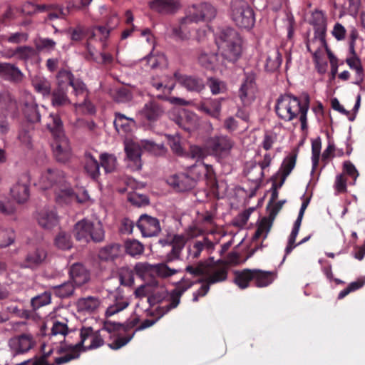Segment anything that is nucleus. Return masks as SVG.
I'll use <instances>...</instances> for the list:
<instances>
[{
    "label": "nucleus",
    "mask_w": 365,
    "mask_h": 365,
    "mask_svg": "<svg viewBox=\"0 0 365 365\" xmlns=\"http://www.w3.org/2000/svg\"><path fill=\"white\" fill-rule=\"evenodd\" d=\"M24 73L15 65L10 63L0 62V77L13 83L23 81Z\"/></svg>",
    "instance_id": "a878e982"
},
{
    "label": "nucleus",
    "mask_w": 365,
    "mask_h": 365,
    "mask_svg": "<svg viewBox=\"0 0 365 365\" xmlns=\"http://www.w3.org/2000/svg\"><path fill=\"white\" fill-rule=\"evenodd\" d=\"M36 346V341L31 334L23 333L11 337L9 346L14 356L28 353Z\"/></svg>",
    "instance_id": "f8f14e48"
},
{
    "label": "nucleus",
    "mask_w": 365,
    "mask_h": 365,
    "mask_svg": "<svg viewBox=\"0 0 365 365\" xmlns=\"http://www.w3.org/2000/svg\"><path fill=\"white\" fill-rule=\"evenodd\" d=\"M322 148V141L319 137L312 141V172L318 167Z\"/></svg>",
    "instance_id": "5fc2aeb1"
},
{
    "label": "nucleus",
    "mask_w": 365,
    "mask_h": 365,
    "mask_svg": "<svg viewBox=\"0 0 365 365\" xmlns=\"http://www.w3.org/2000/svg\"><path fill=\"white\" fill-rule=\"evenodd\" d=\"M0 110L6 112L12 118H16L19 115L18 103L8 90L0 91Z\"/></svg>",
    "instance_id": "412c9836"
},
{
    "label": "nucleus",
    "mask_w": 365,
    "mask_h": 365,
    "mask_svg": "<svg viewBox=\"0 0 365 365\" xmlns=\"http://www.w3.org/2000/svg\"><path fill=\"white\" fill-rule=\"evenodd\" d=\"M193 23H195L193 18L190 14H187L180 20L179 25H175L171 27L170 36L177 41L189 39L191 36V30L192 29L190 25Z\"/></svg>",
    "instance_id": "aec40b11"
},
{
    "label": "nucleus",
    "mask_w": 365,
    "mask_h": 365,
    "mask_svg": "<svg viewBox=\"0 0 365 365\" xmlns=\"http://www.w3.org/2000/svg\"><path fill=\"white\" fill-rule=\"evenodd\" d=\"M35 90L43 95L49 94L51 92L50 83L45 78L37 77L32 81Z\"/></svg>",
    "instance_id": "680f3d73"
},
{
    "label": "nucleus",
    "mask_w": 365,
    "mask_h": 365,
    "mask_svg": "<svg viewBox=\"0 0 365 365\" xmlns=\"http://www.w3.org/2000/svg\"><path fill=\"white\" fill-rule=\"evenodd\" d=\"M215 43L222 57L230 63H235L242 56V40L232 28L222 29L216 36Z\"/></svg>",
    "instance_id": "20e7f679"
},
{
    "label": "nucleus",
    "mask_w": 365,
    "mask_h": 365,
    "mask_svg": "<svg viewBox=\"0 0 365 365\" xmlns=\"http://www.w3.org/2000/svg\"><path fill=\"white\" fill-rule=\"evenodd\" d=\"M149 8L162 15L175 14L180 8L178 0H152L148 3Z\"/></svg>",
    "instance_id": "4be33fe9"
},
{
    "label": "nucleus",
    "mask_w": 365,
    "mask_h": 365,
    "mask_svg": "<svg viewBox=\"0 0 365 365\" xmlns=\"http://www.w3.org/2000/svg\"><path fill=\"white\" fill-rule=\"evenodd\" d=\"M100 303V299L96 297H82L78 299L76 302L77 310L91 313L99 307Z\"/></svg>",
    "instance_id": "f704fd0d"
},
{
    "label": "nucleus",
    "mask_w": 365,
    "mask_h": 365,
    "mask_svg": "<svg viewBox=\"0 0 365 365\" xmlns=\"http://www.w3.org/2000/svg\"><path fill=\"white\" fill-rule=\"evenodd\" d=\"M163 106L155 100L146 103L140 113L149 122L157 121L163 114Z\"/></svg>",
    "instance_id": "c756f323"
},
{
    "label": "nucleus",
    "mask_w": 365,
    "mask_h": 365,
    "mask_svg": "<svg viewBox=\"0 0 365 365\" xmlns=\"http://www.w3.org/2000/svg\"><path fill=\"white\" fill-rule=\"evenodd\" d=\"M194 117L183 112L178 116L177 123L182 129L190 132L195 126Z\"/></svg>",
    "instance_id": "052dcab7"
},
{
    "label": "nucleus",
    "mask_w": 365,
    "mask_h": 365,
    "mask_svg": "<svg viewBox=\"0 0 365 365\" xmlns=\"http://www.w3.org/2000/svg\"><path fill=\"white\" fill-rule=\"evenodd\" d=\"M73 235L77 241L88 243L91 240L101 242L105 237L103 225L98 222L94 223L88 220L83 219L76 223Z\"/></svg>",
    "instance_id": "0eeeda50"
},
{
    "label": "nucleus",
    "mask_w": 365,
    "mask_h": 365,
    "mask_svg": "<svg viewBox=\"0 0 365 365\" xmlns=\"http://www.w3.org/2000/svg\"><path fill=\"white\" fill-rule=\"evenodd\" d=\"M174 78L176 81L190 91L200 93L205 87L203 80L198 77L182 75L179 72H175Z\"/></svg>",
    "instance_id": "b1692460"
},
{
    "label": "nucleus",
    "mask_w": 365,
    "mask_h": 365,
    "mask_svg": "<svg viewBox=\"0 0 365 365\" xmlns=\"http://www.w3.org/2000/svg\"><path fill=\"white\" fill-rule=\"evenodd\" d=\"M51 294L45 292L43 294L32 298L31 300V305L33 309L36 310L41 307L49 304L51 303Z\"/></svg>",
    "instance_id": "13d9d810"
},
{
    "label": "nucleus",
    "mask_w": 365,
    "mask_h": 365,
    "mask_svg": "<svg viewBox=\"0 0 365 365\" xmlns=\"http://www.w3.org/2000/svg\"><path fill=\"white\" fill-rule=\"evenodd\" d=\"M255 89V74L253 72H245V79L239 90V97L244 106H248L254 101Z\"/></svg>",
    "instance_id": "2eb2a0df"
},
{
    "label": "nucleus",
    "mask_w": 365,
    "mask_h": 365,
    "mask_svg": "<svg viewBox=\"0 0 365 365\" xmlns=\"http://www.w3.org/2000/svg\"><path fill=\"white\" fill-rule=\"evenodd\" d=\"M140 144L143 150L154 155H163L167 151L163 143H156L150 140H142Z\"/></svg>",
    "instance_id": "a18cd8bd"
},
{
    "label": "nucleus",
    "mask_w": 365,
    "mask_h": 365,
    "mask_svg": "<svg viewBox=\"0 0 365 365\" xmlns=\"http://www.w3.org/2000/svg\"><path fill=\"white\" fill-rule=\"evenodd\" d=\"M36 55V48L28 46H19L13 53V56H17L19 59L25 61L35 57Z\"/></svg>",
    "instance_id": "603ef678"
},
{
    "label": "nucleus",
    "mask_w": 365,
    "mask_h": 365,
    "mask_svg": "<svg viewBox=\"0 0 365 365\" xmlns=\"http://www.w3.org/2000/svg\"><path fill=\"white\" fill-rule=\"evenodd\" d=\"M56 353L57 354L66 353L64 356L56 357L54 359V365H61L73 359H78L80 356L81 351L76 344H67L64 341H61L60 345L56 346Z\"/></svg>",
    "instance_id": "6ab92c4d"
},
{
    "label": "nucleus",
    "mask_w": 365,
    "mask_h": 365,
    "mask_svg": "<svg viewBox=\"0 0 365 365\" xmlns=\"http://www.w3.org/2000/svg\"><path fill=\"white\" fill-rule=\"evenodd\" d=\"M69 277L76 287H80L89 281L90 273L83 264L76 263L69 269Z\"/></svg>",
    "instance_id": "c85d7f7f"
},
{
    "label": "nucleus",
    "mask_w": 365,
    "mask_h": 365,
    "mask_svg": "<svg viewBox=\"0 0 365 365\" xmlns=\"http://www.w3.org/2000/svg\"><path fill=\"white\" fill-rule=\"evenodd\" d=\"M36 51L38 52L46 51L51 52L56 48V43L51 38L38 37L34 41Z\"/></svg>",
    "instance_id": "3c124183"
},
{
    "label": "nucleus",
    "mask_w": 365,
    "mask_h": 365,
    "mask_svg": "<svg viewBox=\"0 0 365 365\" xmlns=\"http://www.w3.org/2000/svg\"><path fill=\"white\" fill-rule=\"evenodd\" d=\"M37 219L39 225L45 229H51L58 223L56 213L53 210H42Z\"/></svg>",
    "instance_id": "4c0bfd02"
},
{
    "label": "nucleus",
    "mask_w": 365,
    "mask_h": 365,
    "mask_svg": "<svg viewBox=\"0 0 365 365\" xmlns=\"http://www.w3.org/2000/svg\"><path fill=\"white\" fill-rule=\"evenodd\" d=\"M58 77L63 80L68 88H72V92L77 98H81L79 103L81 106L86 104L88 91L86 84L81 79L74 78L71 72L64 69L58 71Z\"/></svg>",
    "instance_id": "9b49d317"
},
{
    "label": "nucleus",
    "mask_w": 365,
    "mask_h": 365,
    "mask_svg": "<svg viewBox=\"0 0 365 365\" xmlns=\"http://www.w3.org/2000/svg\"><path fill=\"white\" fill-rule=\"evenodd\" d=\"M83 168L86 173L93 180L97 181L100 177V163L90 153H86L83 159Z\"/></svg>",
    "instance_id": "473e14b6"
},
{
    "label": "nucleus",
    "mask_w": 365,
    "mask_h": 365,
    "mask_svg": "<svg viewBox=\"0 0 365 365\" xmlns=\"http://www.w3.org/2000/svg\"><path fill=\"white\" fill-rule=\"evenodd\" d=\"M326 35L323 36H318L314 32V36L312 39H308L306 42L307 48L312 54L314 61L317 63L320 58L322 49L327 47Z\"/></svg>",
    "instance_id": "7c9ffc66"
},
{
    "label": "nucleus",
    "mask_w": 365,
    "mask_h": 365,
    "mask_svg": "<svg viewBox=\"0 0 365 365\" xmlns=\"http://www.w3.org/2000/svg\"><path fill=\"white\" fill-rule=\"evenodd\" d=\"M81 340L76 344L81 352L98 349L104 345V339L101 330H94L91 327H83L80 329Z\"/></svg>",
    "instance_id": "9d476101"
},
{
    "label": "nucleus",
    "mask_w": 365,
    "mask_h": 365,
    "mask_svg": "<svg viewBox=\"0 0 365 365\" xmlns=\"http://www.w3.org/2000/svg\"><path fill=\"white\" fill-rule=\"evenodd\" d=\"M57 87L51 93V103L55 107L69 105L71 101L67 96L68 88L63 79L56 76Z\"/></svg>",
    "instance_id": "393cba45"
},
{
    "label": "nucleus",
    "mask_w": 365,
    "mask_h": 365,
    "mask_svg": "<svg viewBox=\"0 0 365 365\" xmlns=\"http://www.w3.org/2000/svg\"><path fill=\"white\" fill-rule=\"evenodd\" d=\"M34 128L31 123L23 125L19 130L18 138L19 141L26 147L31 145V138Z\"/></svg>",
    "instance_id": "de8ad7c7"
},
{
    "label": "nucleus",
    "mask_w": 365,
    "mask_h": 365,
    "mask_svg": "<svg viewBox=\"0 0 365 365\" xmlns=\"http://www.w3.org/2000/svg\"><path fill=\"white\" fill-rule=\"evenodd\" d=\"M125 252L133 257H138L144 252V245L137 240H127L124 243Z\"/></svg>",
    "instance_id": "49530a36"
},
{
    "label": "nucleus",
    "mask_w": 365,
    "mask_h": 365,
    "mask_svg": "<svg viewBox=\"0 0 365 365\" xmlns=\"http://www.w3.org/2000/svg\"><path fill=\"white\" fill-rule=\"evenodd\" d=\"M150 83L157 91H163L164 92L165 90H168L169 93L175 87L174 83L165 82V79H160L158 77H152L150 80Z\"/></svg>",
    "instance_id": "bf43d9fd"
},
{
    "label": "nucleus",
    "mask_w": 365,
    "mask_h": 365,
    "mask_svg": "<svg viewBox=\"0 0 365 365\" xmlns=\"http://www.w3.org/2000/svg\"><path fill=\"white\" fill-rule=\"evenodd\" d=\"M134 269L139 275H143L147 272H153L161 278L171 277L180 271L169 267L166 263H159L153 265L146 262H138L135 264Z\"/></svg>",
    "instance_id": "ddd939ff"
},
{
    "label": "nucleus",
    "mask_w": 365,
    "mask_h": 365,
    "mask_svg": "<svg viewBox=\"0 0 365 365\" xmlns=\"http://www.w3.org/2000/svg\"><path fill=\"white\" fill-rule=\"evenodd\" d=\"M309 23L314 28V32L319 36L326 35L327 28V18L324 11L316 9L312 11Z\"/></svg>",
    "instance_id": "cd10ccee"
},
{
    "label": "nucleus",
    "mask_w": 365,
    "mask_h": 365,
    "mask_svg": "<svg viewBox=\"0 0 365 365\" xmlns=\"http://www.w3.org/2000/svg\"><path fill=\"white\" fill-rule=\"evenodd\" d=\"M186 243V238L183 235H175L169 242L172 249L170 252L167 254L165 262H171L178 260L180 258V255L182 249Z\"/></svg>",
    "instance_id": "2f4dec72"
},
{
    "label": "nucleus",
    "mask_w": 365,
    "mask_h": 365,
    "mask_svg": "<svg viewBox=\"0 0 365 365\" xmlns=\"http://www.w3.org/2000/svg\"><path fill=\"white\" fill-rule=\"evenodd\" d=\"M141 144L128 143L125 147V151L128 159L133 163L134 170H140L141 168Z\"/></svg>",
    "instance_id": "72a5a7b5"
},
{
    "label": "nucleus",
    "mask_w": 365,
    "mask_h": 365,
    "mask_svg": "<svg viewBox=\"0 0 365 365\" xmlns=\"http://www.w3.org/2000/svg\"><path fill=\"white\" fill-rule=\"evenodd\" d=\"M197 170L200 173V177H205L211 187L217 185V180L215 178V173L212 165L205 164L202 162L198 163L194 167V171Z\"/></svg>",
    "instance_id": "ea45409f"
},
{
    "label": "nucleus",
    "mask_w": 365,
    "mask_h": 365,
    "mask_svg": "<svg viewBox=\"0 0 365 365\" xmlns=\"http://www.w3.org/2000/svg\"><path fill=\"white\" fill-rule=\"evenodd\" d=\"M47 255L48 252L46 249L36 247L27 252L20 266L22 268L37 269L46 262Z\"/></svg>",
    "instance_id": "f3484780"
},
{
    "label": "nucleus",
    "mask_w": 365,
    "mask_h": 365,
    "mask_svg": "<svg viewBox=\"0 0 365 365\" xmlns=\"http://www.w3.org/2000/svg\"><path fill=\"white\" fill-rule=\"evenodd\" d=\"M216 13V9L206 2L192 5L188 11V14L193 18L195 23L211 21L215 17Z\"/></svg>",
    "instance_id": "dca6fc26"
},
{
    "label": "nucleus",
    "mask_w": 365,
    "mask_h": 365,
    "mask_svg": "<svg viewBox=\"0 0 365 365\" xmlns=\"http://www.w3.org/2000/svg\"><path fill=\"white\" fill-rule=\"evenodd\" d=\"M134 123L135 121L133 118L126 117L125 115L120 113H115L113 125L118 133H126L130 131L131 125Z\"/></svg>",
    "instance_id": "58836bf2"
},
{
    "label": "nucleus",
    "mask_w": 365,
    "mask_h": 365,
    "mask_svg": "<svg viewBox=\"0 0 365 365\" xmlns=\"http://www.w3.org/2000/svg\"><path fill=\"white\" fill-rule=\"evenodd\" d=\"M207 155H209V153H207L206 144L205 145V148H201L198 145H191L187 154V157L195 159L197 161L203 159Z\"/></svg>",
    "instance_id": "69168bd1"
},
{
    "label": "nucleus",
    "mask_w": 365,
    "mask_h": 365,
    "mask_svg": "<svg viewBox=\"0 0 365 365\" xmlns=\"http://www.w3.org/2000/svg\"><path fill=\"white\" fill-rule=\"evenodd\" d=\"M96 35V31H91V35L88 37V39L85 43L86 51L83 56L87 61L98 62V58L96 56L95 48L91 44V39L93 38Z\"/></svg>",
    "instance_id": "0e129e2a"
},
{
    "label": "nucleus",
    "mask_w": 365,
    "mask_h": 365,
    "mask_svg": "<svg viewBox=\"0 0 365 365\" xmlns=\"http://www.w3.org/2000/svg\"><path fill=\"white\" fill-rule=\"evenodd\" d=\"M266 67L273 71L279 68L282 62V56L278 50L274 51L272 55H269L266 61Z\"/></svg>",
    "instance_id": "4d7b16f0"
},
{
    "label": "nucleus",
    "mask_w": 365,
    "mask_h": 365,
    "mask_svg": "<svg viewBox=\"0 0 365 365\" xmlns=\"http://www.w3.org/2000/svg\"><path fill=\"white\" fill-rule=\"evenodd\" d=\"M344 175H348L352 178V181L349 182L350 185H354L359 176V172L354 165L350 161H345L343 164V173Z\"/></svg>",
    "instance_id": "774afa93"
},
{
    "label": "nucleus",
    "mask_w": 365,
    "mask_h": 365,
    "mask_svg": "<svg viewBox=\"0 0 365 365\" xmlns=\"http://www.w3.org/2000/svg\"><path fill=\"white\" fill-rule=\"evenodd\" d=\"M234 145L231 137L223 134L215 135L206 140L207 153L220 161L230 155Z\"/></svg>",
    "instance_id": "1a4fd4ad"
},
{
    "label": "nucleus",
    "mask_w": 365,
    "mask_h": 365,
    "mask_svg": "<svg viewBox=\"0 0 365 365\" xmlns=\"http://www.w3.org/2000/svg\"><path fill=\"white\" fill-rule=\"evenodd\" d=\"M309 106V98L306 97L305 102L302 103L299 99L290 94L280 96L277 100L275 112L277 116L284 120L291 121L299 114L302 130L307 128V114Z\"/></svg>",
    "instance_id": "7ed1b4c3"
},
{
    "label": "nucleus",
    "mask_w": 365,
    "mask_h": 365,
    "mask_svg": "<svg viewBox=\"0 0 365 365\" xmlns=\"http://www.w3.org/2000/svg\"><path fill=\"white\" fill-rule=\"evenodd\" d=\"M113 304L109 306L106 310L107 317L114 315L115 314L125 309L129 304L128 299L123 296L119 292L113 295Z\"/></svg>",
    "instance_id": "e433bc0d"
},
{
    "label": "nucleus",
    "mask_w": 365,
    "mask_h": 365,
    "mask_svg": "<svg viewBox=\"0 0 365 365\" xmlns=\"http://www.w3.org/2000/svg\"><path fill=\"white\" fill-rule=\"evenodd\" d=\"M31 177L29 173H22L17 182L11 188V195L18 203H24L29 197Z\"/></svg>",
    "instance_id": "4468645a"
},
{
    "label": "nucleus",
    "mask_w": 365,
    "mask_h": 365,
    "mask_svg": "<svg viewBox=\"0 0 365 365\" xmlns=\"http://www.w3.org/2000/svg\"><path fill=\"white\" fill-rule=\"evenodd\" d=\"M234 282L242 289L250 286L253 282L257 287H266L270 285L277 277L275 272L264 271L259 269H244L235 271Z\"/></svg>",
    "instance_id": "423d86ee"
},
{
    "label": "nucleus",
    "mask_w": 365,
    "mask_h": 365,
    "mask_svg": "<svg viewBox=\"0 0 365 365\" xmlns=\"http://www.w3.org/2000/svg\"><path fill=\"white\" fill-rule=\"evenodd\" d=\"M208 86L213 95L223 93L226 91L225 83L215 78L208 79Z\"/></svg>",
    "instance_id": "338daca9"
},
{
    "label": "nucleus",
    "mask_w": 365,
    "mask_h": 365,
    "mask_svg": "<svg viewBox=\"0 0 365 365\" xmlns=\"http://www.w3.org/2000/svg\"><path fill=\"white\" fill-rule=\"evenodd\" d=\"M120 248L118 244L109 245L100 250L98 257L103 261L113 260L119 256Z\"/></svg>",
    "instance_id": "c03bdc74"
},
{
    "label": "nucleus",
    "mask_w": 365,
    "mask_h": 365,
    "mask_svg": "<svg viewBox=\"0 0 365 365\" xmlns=\"http://www.w3.org/2000/svg\"><path fill=\"white\" fill-rule=\"evenodd\" d=\"M168 183L178 192H185L195 187V179L187 173H178L168 178Z\"/></svg>",
    "instance_id": "5701e85b"
},
{
    "label": "nucleus",
    "mask_w": 365,
    "mask_h": 365,
    "mask_svg": "<svg viewBox=\"0 0 365 365\" xmlns=\"http://www.w3.org/2000/svg\"><path fill=\"white\" fill-rule=\"evenodd\" d=\"M365 284V279H358L355 282H351L346 288L341 290L339 295L338 299H341L347 296L349 293L355 292L359 289H361Z\"/></svg>",
    "instance_id": "e2e57ef3"
},
{
    "label": "nucleus",
    "mask_w": 365,
    "mask_h": 365,
    "mask_svg": "<svg viewBox=\"0 0 365 365\" xmlns=\"http://www.w3.org/2000/svg\"><path fill=\"white\" fill-rule=\"evenodd\" d=\"M41 182L44 189L54 188L55 200L58 204H68L78 199L64 172L58 168H48L41 175Z\"/></svg>",
    "instance_id": "f03ea898"
},
{
    "label": "nucleus",
    "mask_w": 365,
    "mask_h": 365,
    "mask_svg": "<svg viewBox=\"0 0 365 365\" xmlns=\"http://www.w3.org/2000/svg\"><path fill=\"white\" fill-rule=\"evenodd\" d=\"M91 31H90L88 29L81 25H78L74 28H70L68 29V32L71 34V39L74 42H79L86 38L88 39Z\"/></svg>",
    "instance_id": "09e8293b"
},
{
    "label": "nucleus",
    "mask_w": 365,
    "mask_h": 365,
    "mask_svg": "<svg viewBox=\"0 0 365 365\" xmlns=\"http://www.w3.org/2000/svg\"><path fill=\"white\" fill-rule=\"evenodd\" d=\"M296 153H292L284 159L280 168L281 179L280 182H279V187H281L283 185L287 177L290 174L292 170L294 169L296 164Z\"/></svg>",
    "instance_id": "c9c22d12"
},
{
    "label": "nucleus",
    "mask_w": 365,
    "mask_h": 365,
    "mask_svg": "<svg viewBox=\"0 0 365 365\" xmlns=\"http://www.w3.org/2000/svg\"><path fill=\"white\" fill-rule=\"evenodd\" d=\"M224 98H210L198 104V110L210 115V117L219 119L221 113L222 102Z\"/></svg>",
    "instance_id": "bb28decb"
},
{
    "label": "nucleus",
    "mask_w": 365,
    "mask_h": 365,
    "mask_svg": "<svg viewBox=\"0 0 365 365\" xmlns=\"http://www.w3.org/2000/svg\"><path fill=\"white\" fill-rule=\"evenodd\" d=\"M52 290L55 296L61 299H65L73 294L75 286L71 280H68L61 284L53 287Z\"/></svg>",
    "instance_id": "37998d69"
},
{
    "label": "nucleus",
    "mask_w": 365,
    "mask_h": 365,
    "mask_svg": "<svg viewBox=\"0 0 365 365\" xmlns=\"http://www.w3.org/2000/svg\"><path fill=\"white\" fill-rule=\"evenodd\" d=\"M49 118L51 121L47 123V128L53 136L51 143L53 155L57 161L65 163L70 158L71 148L63 132L61 119L58 115L52 113L49 115Z\"/></svg>",
    "instance_id": "39448f33"
},
{
    "label": "nucleus",
    "mask_w": 365,
    "mask_h": 365,
    "mask_svg": "<svg viewBox=\"0 0 365 365\" xmlns=\"http://www.w3.org/2000/svg\"><path fill=\"white\" fill-rule=\"evenodd\" d=\"M100 165L103 167L106 173L113 172L117 166V159L114 155L103 153L100 155Z\"/></svg>",
    "instance_id": "8fccbe9b"
},
{
    "label": "nucleus",
    "mask_w": 365,
    "mask_h": 365,
    "mask_svg": "<svg viewBox=\"0 0 365 365\" xmlns=\"http://www.w3.org/2000/svg\"><path fill=\"white\" fill-rule=\"evenodd\" d=\"M136 225L142 235L146 237L156 236L161 230L159 220L146 214L139 217Z\"/></svg>",
    "instance_id": "a211bd4d"
},
{
    "label": "nucleus",
    "mask_w": 365,
    "mask_h": 365,
    "mask_svg": "<svg viewBox=\"0 0 365 365\" xmlns=\"http://www.w3.org/2000/svg\"><path fill=\"white\" fill-rule=\"evenodd\" d=\"M303 217L304 215H301L300 213L298 214V217L296 221L294 222L292 230L289 236L287 245L285 249V255L290 254L292 252V250L296 247L295 241L299 232ZM284 258L285 257H284Z\"/></svg>",
    "instance_id": "a19ab883"
},
{
    "label": "nucleus",
    "mask_w": 365,
    "mask_h": 365,
    "mask_svg": "<svg viewBox=\"0 0 365 365\" xmlns=\"http://www.w3.org/2000/svg\"><path fill=\"white\" fill-rule=\"evenodd\" d=\"M54 243L58 248L63 250H69L72 247L71 236L64 232H61L57 235L55 237Z\"/></svg>",
    "instance_id": "6e6d98bb"
},
{
    "label": "nucleus",
    "mask_w": 365,
    "mask_h": 365,
    "mask_svg": "<svg viewBox=\"0 0 365 365\" xmlns=\"http://www.w3.org/2000/svg\"><path fill=\"white\" fill-rule=\"evenodd\" d=\"M23 112L25 118L31 123H38L41 120V114L38 107L34 101L26 102Z\"/></svg>",
    "instance_id": "79ce46f5"
},
{
    "label": "nucleus",
    "mask_w": 365,
    "mask_h": 365,
    "mask_svg": "<svg viewBox=\"0 0 365 365\" xmlns=\"http://www.w3.org/2000/svg\"><path fill=\"white\" fill-rule=\"evenodd\" d=\"M16 238L14 231L11 228H0V247L5 248L12 245Z\"/></svg>",
    "instance_id": "864d4df0"
},
{
    "label": "nucleus",
    "mask_w": 365,
    "mask_h": 365,
    "mask_svg": "<svg viewBox=\"0 0 365 365\" xmlns=\"http://www.w3.org/2000/svg\"><path fill=\"white\" fill-rule=\"evenodd\" d=\"M222 259L215 261L213 257L199 261L196 266L189 264L185 267L186 272L194 277L203 276L197 280L202 285L193 292L192 301L197 302L200 297H205L210 290V286L224 282L227 278V268Z\"/></svg>",
    "instance_id": "f257e3e1"
},
{
    "label": "nucleus",
    "mask_w": 365,
    "mask_h": 365,
    "mask_svg": "<svg viewBox=\"0 0 365 365\" xmlns=\"http://www.w3.org/2000/svg\"><path fill=\"white\" fill-rule=\"evenodd\" d=\"M230 16L235 25L250 29L255 22V12L245 0H232L230 3Z\"/></svg>",
    "instance_id": "6e6552de"
}]
</instances>
